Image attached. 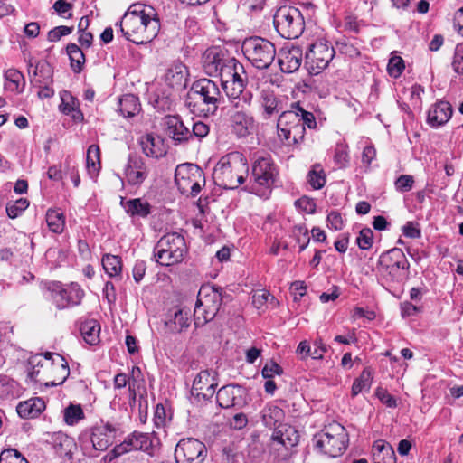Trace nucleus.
I'll use <instances>...</instances> for the list:
<instances>
[{
  "label": "nucleus",
  "instance_id": "obj_1",
  "mask_svg": "<svg viewBox=\"0 0 463 463\" xmlns=\"http://www.w3.org/2000/svg\"><path fill=\"white\" fill-rule=\"evenodd\" d=\"M124 37L136 43L145 44L156 37L160 21L156 10L140 3L131 5L119 23Z\"/></svg>",
  "mask_w": 463,
  "mask_h": 463
},
{
  "label": "nucleus",
  "instance_id": "obj_2",
  "mask_svg": "<svg viewBox=\"0 0 463 463\" xmlns=\"http://www.w3.org/2000/svg\"><path fill=\"white\" fill-rule=\"evenodd\" d=\"M278 135L288 145L304 140L306 127L314 129L317 121L312 112L306 110L299 102H293L289 109L282 111L278 118Z\"/></svg>",
  "mask_w": 463,
  "mask_h": 463
},
{
  "label": "nucleus",
  "instance_id": "obj_3",
  "mask_svg": "<svg viewBox=\"0 0 463 463\" xmlns=\"http://www.w3.org/2000/svg\"><path fill=\"white\" fill-rule=\"evenodd\" d=\"M222 93L216 82L209 79L194 81L187 92L185 105L198 116L213 115L219 107Z\"/></svg>",
  "mask_w": 463,
  "mask_h": 463
},
{
  "label": "nucleus",
  "instance_id": "obj_4",
  "mask_svg": "<svg viewBox=\"0 0 463 463\" xmlns=\"http://www.w3.org/2000/svg\"><path fill=\"white\" fill-rule=\"evenodd\" d=\"M248 171L245 156L240 152H232L220 159L213 169V177L219 186L235 189L244 182Z\"/></svg>",
  "mask_w": 463,
  "mask_h": 463
},
{
  "label": "nucleus",
  "instance_id": "obj_5",
  "mask_svg": "<svg viewBox=\"0 0 463 463\" xmlns=\"http://www.w3.org/2000/svg\"><path fill=\"white\" fill-rule=\"evenodd\" d=\"M186 253L184 238L177 232L164 235L154 247V259L162 266L181 263Z\"/></svg>",
  "mask_w": 463,
  "mask_h": 463
},
{
  "label": "nucleus",
  "instance_id": "obj_6",
  "mask_svg": "<svg viewBox=\"0 0 463 463\" xmlns=\"http://www.w3.org/2000/svg\"><path fill=\"white\" fill-rule=\"evenodd\" d=\"M242 52L246 59L257 69H268L276 57V47L262 37H250L242 42Z\"/></svg>",
  "mask_w": 463,
  "mask_h": 463
},
{
  "label": "nucleus",
  "instance_id": "obj_7",
  "mask_svg": "<svg viewBox=\"0 0 463 463\" xmlns=\"http://www.w3.org/2000/svg\"><path fill=\"white\" fill-rule=\"evenodd\" d=\"M273 22L279 34L286 39L298 38L305 29L304 17L294 6H280L274 14Z\"/></svg>",
  "mask_w": 463,
  "mask_h": 463
},
{
  "label": "nucleus",
  "instance_id": "obj_8",
  "mask_svg": "<svg viewBox=\"0 0 463 463\" xmlns=\"http://www.w3.org/2000/svg\"><path fill=\"white\" fill-rule=\"evenodd\" d=\"M347 440L348 435L345 429L339 423L330 424L315 436L316 447L332 458L344 453Z\"/></svg>",
  "mask_w": 463,
  "mask_h": 463
},
{
  "label": "nucleus",
  "instance_id": "obj_9",
  "mask_svg": "<svg viewBox=\"0 0 463 463\" xmlns=\"http://www.w3.org/2000/svg\"><path fill=\"white\" fill-rule=\"evenodd\" d=\"M175 182L181 194L195 197L205 185V177L198 165L181 164L175 169Z\"/></svg>",
  "mask_w": 463,
  "mask_h": 463
},
{
  "label": "nucleus",
  "instance_id": "obj_10",
  "mask_svg": "<svg viewBox=\"0 0 463 463\" xmlns=\"http://www.w3.org/2000/svg\"><path fill=\"white\" fill-rule=\"evenodd\" d=\"M335 54L334 47L327 41H317L306 52L305 66L310 74L317 75L329 66Z\"/></svg>",
  "mask_w": 463,
  "mask_h": 463
},
{
  "label": "nucleus",
  "instance_id": "obj_11",
  "mask_svg": "<svg viewBox=\"0 0 463 463\" xmlns=\"http://www.w3.org/2000/svg\"><path fill=\"white\" fill-rule=\"evenodd\" d=\"M278 168L269 155L258 156L252 163L251 178L252 189H269L275 183Z\"/></svg>",
  "mask_w": 463,
  "mask_h": 463
},
{
  "label": "nucleus",
  "instance_id": "obj_12",
  "mask_svg": "<svg viewBox=\"0 0 463 463\" xmlns=\"http://www.w3.org/2000/svg\"><path fill=\"white\" fill-rule=\"evenodd\" d=\"M206 456L205 445L194 438L182 439L175 446L176 463H203Z\"/></svg>",
  "mask_w": 463,
  "mask_h": 463
},
{
  "label": "nucleus",
  "instance_id": "obj_13",
  "mask_svg": "<svg viewBox=\"0 0 463 463\" xmlns=\"http://www.w3.org/2000/svg\"><path fill=\"white\" fill-rule=\"evenodd\" d=\"M149 165L146 160L137 155H130L123 169V184L132 187H140L148 178Z\"/></svg>",
  "mask_w": 463,
  "mask_h": 463
},
{
  "label": "nucleus",
  "instance_id": "obj_14",
  "mask_svg": "<svg viewBox=\"0 0 463 463\" xmlns=\"http://www.w3.org/2000/svg\"><path fill=\"white\" fill-rule=\"evenodd\" d=\"M382 261L385 263L386 269L394 280L402 281L407 278L410 263L401 249L390 250L382 256Z\"/></svg>",
  "mask_w": 463,
  "mask_h": 463
},
{
  "label": "nucleus",
  "instance_id": "obj_15",
  "mask_svg": "<svg viewBox=\"0 0 463 463\" xmlns=\"http://www.w3.org/2000/svg\"><path fill=\"white\" fill-rule=\"evenodd\" d=\"M217 383L209 370L201 371L194 378L191 389L192 396L197 401H208L214 392Z\"/></svg>",
  "mask_w": 463,
  "mask_h": 463
},
{
  "label": "nucleus",
  "instance_id": "obj_16",
  "mask_svg": "<svg viewBox=\"0 0 463 463\" xmlns=\"http://www.w3.org/2000/svg\"><path fill=\"white\" fill-rule=\"evenodd\" d=\"M197 301L215 317L222 303V293L213 286H203L198 292Z\"/></svg>",
  "mask_w": 463,
  "mask_h": 463
},
{
  "label": "nucleus",
  "instance_id": "obj_17",
  "mask_svg": "<svg viewBox=\"0 0 463 463\" xmlns=\"http://www.w3.org/2000/svg\"><path fill=\"white\" fill-rule=\"evenodd\" d=\"M227 58L219 47L208 48L202 57L204 72L209 76H217Z\"/></svg>",
  "mask_w": 463,
  "mask_h": 463
},
{
  "label": "nucleus",
  "instance_id": "obj_18",
  "mask_svg": "<svg viewBox=\"0 0 463 463\" xmlns=\"http://www.w3.org/2000/svg\"><path fill=\"white\" fill-rule=\"evenodd\" d=\"M303 52L298 46L282 49L279 53V65L285 73L297 71L302 64Z\"/></svg>",
  "mask_w": 463,
  "mask_h": 463
},
{
  "label": "nucleus",
  "instance_id": "obj_19",
  "mask_svg": "<svg viewBox=\"0 0 463 463\" xmlns=\"http://www.w3.org/2000/svg\"><path fill=\"white\" fill-rule=\"evenodd\" d=\"M69 374L70 368L68 362L64 359L63 356L58 354H54L49 370L45 373V377L52 378V380L50 383L46 382L45 384L47 386L61 384L67 379Z\"/></svg>",
  "mask_w": 463,
  "mask_h": 463
},
{
  "label": "nucleus",
  "instance_id": "obj_20",
  "mask_svg": "<svg viewBox=\"0 0 463 463\" xmlns=\"http://www.w3.org/2000/svg\"><path fill=\"white\" fill-rule=\"evenodd\" d=\"M28 73L31 84L35 88H42L43 84L52 83V70L46 61H38L34 66L30 60L28 61Z\"/></svg>",
  "mask_w": 463,
  "mask_h": 463
},
{
  "label": "nucleus",
  "instance_id": "obj_21",
  "mask_svg": "<svg viewBox=\"0 0 463 463\" xmlns=\"http://www.w3.org/2000/svg\"><path fill=\"white\" fill-rule=\"evenodd\" d=\"M243 389L237 384H228L222 387L216 394L218 404L222 408H231L241 404Z\"/></svg>",
  "mask_w": 463,
  "mask_h": 463
},
{
  "label": "nucleus",
  "instance_id": "obj_22",
  "mask_svg": "<svg viewBox=\"0 0 463 463\" xmlns=\"http://www.w3.org/2000/svg\"><path fill=\"white\" fill-rule=\"evenodd\" d=\"M165 131L169 137L181 143L192 137L190 129L185 127L178 116H166L165 118Z\"/></svg>",
  "mask_w": 463,
  "mask_h": 463
},
{
  "label": "nucleus",
  "instance_id": "obj_23",
  "mask_svg": "<svg viewBox=\"0 0 463 463\" xmlns=\"http://www.w3.org/2000/svg\"><path fill=\"white\" fill-rule=\"evenodd\" d=\"M230 121L232 132L238 137L249 136L254 128V118L250 112L231 113Z\"/></svg>",
  "mask_w": 463,
  "mask_h": 463
},
{
  "label": "nucleus",
  "instance_id": "obj_24",
  "mask_svg": "<svg viewBox=\"0 0 463 463\" xmlns=\"http://www.w3.org/2000/svg\"><path fill=\"white\" fill-rule=\"evenodd\" d=\"M190 308L175 307L169 311L165 326L173 332H181L190 326Z\"/></svg>",
  "mask_w": 463,
  "mask_h": 463
},
{
  "label": "nucleus",
  "instance_id": "obj_25",
  "mask_svg": "<svg viewBox=\"0 0 463 463\" xmlns=\"http://www.w3.org/2000/svg\"><path fill=\"white\" fill-rule=\"evenodd\" d=\"M188 71L181 61L174 62L166 71L165 80L171 88L182 89L185 87Z\"/></svg>",
  "mask_w": 463,
  "mask_h": 463
},
{
  "label": "nucleus",
  "instance_id": "obj_26",
  "mask_svg": "<svg viewBox=\"0 0 463 463\" xmlns=\"http://www.w3.org/2000/svg\"><path fill=\"white\" fill-rule=\"evenodd\" d=\"M451 115L450 104L447 101H439L430 108L427 120L431 127H439L445 124Z\"/></svg>",
  "mask_w": 463,
  "mask_h": 463
},
{
  "label": "nucleus",
  "instance_id": "obj_27",
  "mask_svg": "<svg viewBox=\"0 0 463 463\" xmlns=\"http://www.w3.org/2000/svg\"><path fill=\"white\" fill-rule=\"evenodd\" d=\"M139 144L146 156L159 158L165 154L163 140L159 137H154L153 134L142 136Z\"/></svg>",
  "mask_w": 463,
  "mask_h": 463
},
{
  "label": "nucleus",
  "instance_id": "obj_28",
  "mask_svg": "<svg viewBox=\"0 0 463 463\" xmlns=\"http://www.w3.org/2000/svg\"><path fill=\"white\" fill-rule=\"evenodd\" d=\"M53 355V353L46 352L44 355L37 354L31 356L28 360V365L31 367L28 372L29 377L32 380L39 381L37 377L40 374V368H43L45 373L49 370Z\"/></svg>",
  "mask_w": 463,
  "mask_h": 463
},
{
  "label": "nucleus",
  "instance_id": "obj_29",
  "mask_svg": "<svg viewBox=\"0 0 463 463\" xmlns=\"http://www.w3.org/2000/svg\"><path fill=\"white\" fill-rule=\"evenodd\" d=\"M272 440L285 448H292L298 443L299 435L294 428L284 425L276 429L272 435Z\"/></svg>",
  "mask_w": 463,
  "mask_h": 463
},
{
  "label": "nucleus",
  "instance_id": "obj_30",
  "mask_svg": "<svg viewBox=\"0 0 463 463\" xmlns=\"http://www.w3.org/2000/svg\"><path fill=\"white\" fill-rule=\"evenodd\" d=\"M45 409L44 401L41 398H33L19 402L16 411L21 418H35Z\"/></svg>",
  "mask_w": 463,
  "mask_h": 463
},
{
  "label": "nucleus",
  "instance_id": "obj_31",
  "mask_svg": "<svg viewBox=\"0 0 463 463\" xmlns=\"http://www.w3.org/2000/svg\"><path fill=\"white\" fill-rule=\"evenodd\" d=\"M61 103L60 105L61 111L65 115H71L76 122L83 120V114L78 109V101L72 97L69 91H63L61 94Z\"/></svg>",
  "mask_w": 463,
  "mask_h": 463
},
{
  "label": "nucleus",
  "instance_id": "obj_32",
  "mask_svg": "<svg viewBox=\"0 0 463 463\" xmlns=\"http://www.w3.org/2000/svg\"><path fill=\"white\" fill-rule=\"evenodd\" d=\"M261 107L265 118L279 113L282 109V101L269 90H263L261 92Z\"/></svg>",
  "mask_w": 463,
  "mask_h": 463
},
{
  "label": "nucleus",
  "instance_id": "obj_33",
  "mask_svg": "<svg viewBox=\"0 0 463 463\" xmlns=\"http://www.w3.org/2000/svg\"><path fill=\"white\" fill-rule=\"evenodd\" d=\"M80 331L84 341L90 345H95L99 342L100 326L96 320L90 319L82 322Z\"/></svg>",
  "mask_w": 463,
  "mask_h": 463
},
{
  "label": "nucleus",
  "instance_id": "obj_34",
  "mask_svg": "<svg viewBox=\"0 0 463 463\" xmlns=\"http://www.w3.org/2000/svg\"><path fill=\"white\" fill-rule=\"evenodd\" d=\"M284 418V411L279 406L267 404L261 411V419L265 426L276 428L277 424L281 422Z\"/></svg>",
  "mask_w": 463,
  "mask_h": 463
},
{
  "label": "nucleus",
  "instance_id": "obj_35",
  "mask_svg": "<svg viewBox=\"0 0 463 463\" xmlns=\"http://www.w3.org/2000/svg\"><path fill=\"white\" fill-rule=\"evenodd\" d=\"M5 90L12 92H22L24 85L25 80L24 75L16 69H8L5 73Z\"/></svg>",
  "mask_w": 463,
  "mask_h": 463
},
{
  "label": "nucleus",
  "instance_id": "obj_36",
  "mask_svg": "<svg viewBox=\"0 0 463 463\" xmlns=\"http://www.w3.org/2000/svg\"><path fill=\"white\" fill-rule=\"evenodd\" d=\"M119 111L126 118H131L140 111L138 98L133 94L124 95L119 99Z\"/></svg>",
  "mask_w": 463,
  "mask_h": 463
},
{
  "label": "nucleus",
  "instance_id": "obj_37",
  "mask_svg": "<svg viewBox=\"0 0 463 463\" xmlns=\"http://www.w3.org/2000/svg\"><path fill=\"white\" fill-rule=\"evenodd\" d=\"M66 50L72 71L76 73L80 72L85 63V55L82 50L76 43H69Z\"/></svg>",
  "mask_w": 463,
  "mask_h": 463
},
{
  "label": "nucleus",
  "instance_id": "obj_38",
  "mask_svg": "<svg viewBox=\"0 0 463 463\" xmlns=\"http://www.w3.org/2000/svg\"><path fill=\"white\" fill-rule=\"evenodd\" d=\"M132 450H146L151 447L152 441L147 433L134 431L126 438Z\"/></svg>",
  "mask_w": 463,
  "mask_h": 463
},
{
  "label": "nucleus",
  "instance_id": "obj_39",
  "mask_svg": "<svg viewBox=\"0 0 463 463\" xmlns=\"http://www.w3.org/2000/svg\"><path fill=\"white\" fill-rule=\"evenodd\" d=\"M124 207L131 216L146 217L150 213V204L140 198L128 201Z\"/></svg>",
  "mask_w": 463,
  "mask_h": 463
},
{
  "label": "nucleus",
  "instance_id": "obj_40",
  "mask_svg": "<svg viewBox=\"0 0 463 463\" xmlns=\"http://www.w3.org/2000/svg\"><path fill=\"white\" fill-rule=\"evenodd\" d=\"M104 430L93 428L91 433V443L93 449L99 451L106 450L113 442L112 435L103 433Z\"/></svg>",
  "mask_w": 463,
  "mask_h": 463
},
{
  "label": "nucleus",
  "instance_id": "obj_41",
  "mask_svg": "<svg viewBox=\"0 0 463 463\" xmlns=\"http://www.w3.org/2000/svg\"><path fill=\"white\" fill-rule=\"evenodd\" d=\"M252 94L245 93L238 98H230L231 109L229 113H247L250 112V108L251 104Z\"/></svg>",
  "mask_w": 463,
  "mask_h": 463
},
{
  "label": "nucleus",
  "instance_id": "obj_42",
  "mask_svg": "<svg viewBox=\"0 0 463 463\" xmlns=\"http://www.w3.org/2000/svg\"><path fill=\"white\" fill-rule=\"evenodd\" d=\"M102 266L109 277L118 276L122 270L121 259L117 255L105 254L102 257Z\"/></svg>",
  "mask_w": 463,
  "mask_h": 463
},
{
  "label": "nucleus",
  "instance_id": "obj_43",
  "mask_svg": "<svg viewBox=\"0 0 463 463\" xmlns=\"http://www.w3.org/2000/svg\"><path fill=\"white\" fill-rule=\"evenodd\" d=\"M46 222L52 232L61 233L63 232L65 221L62 213L52 209L48 210L46 213Z\"/></svg>",
  "mask_w": 463,
  "mask_h": 463
},
{
  "label": "nucleus",
  "instance_id": "obj_44",
  "mask_svg": "<svg viewBox=\"0 0 463 463\" xmlns=\"http://www.w3.org/2000/svg\"><path fill=\"white\" fill-rule=\"evenodd\" d=\"M87 168L90 173H96L100 167V150L99 146L90 145L87 150Z\"/></svg>",
  "mask_w": 463,
  "mask_h": 463
},
{
  "label": "nucleus",
  "instance_id": "obj_45",
  "mask_svg": "<svg viewBox=\"0 0 463 463\" xmlns=\"http://www.w3.org/2000/svg\"><path fill=\"white\" fill-rule=\"evenodd\" d=\"M373 376L369 369H364L360 377L355 379L352 385V395H358L363 390L369 389Z\"/></svg>",
  "mask_w": 463,
  "mask_h": 463
},
{
  "label": "nucleus",
  "instance_id": "obj_46",
  "mask_svg": "<svg viewBox=\"0 0 463 463\" xmlns=\"http://www.w3.org/2000/svg\"><path fill=\"white\" fill-rule=\"evenodd\" d=\"M307 182L314 189H321L326 184V175L319 165H315L308 172Z\"/></svg>",
  "mask_w": 463,
  "mask_h": 463
},
{
  "label": "nucleus",
  "instance_id": "obj_47",
  "mask_svg": "<svg viewBox=\"0 0 463 463\" xmlns=\"http://www.w3.org/2000/svg\"><path fill=\"white\" fill-rule=\"evenodd\" d=\"M241 65V63L235 58H227L222 71H219L217 75L220 77L222 84H226L227 81L231 80V78L234 76V68Z\"/></svg>",
  "mask_w": 463,
  "mask_h": 463
},
{
  "label": "nucleus",
  "instance_id": "obj_48",
  "mask_svg": "<svg viewBox=\"0 0 463 463\" xmlns=\"http://www.w3.org/2000/svg\"><path fill=\"white\" fill-rule=\"evenodd\" d=\"M84 418L80 405L71 404L64 410V420L68 425H75Z\"/></svg>",
  "mask_w": 463,
  "mask_h": 463
},
{
  "label": "nucleus",
  "instance_id": "obj_49",
  "mask_svg": "<svg viewBox=\"0 0 463 463\" xmlns=\"http://www.w3.org/2000/svg\"><path fill=\"white\" fill-rule=\"evenodd\" d=\"M214 318L210 313L196 300L194 309V323L196 327L203 326Z\"/></svg>",
  "mask_w": 463,
  "mask_h": 463
},
{
  "label": "nucleus",
  "instance_id": "obj_50",
  "mask_svg": "<svg viewBox=\"0 0 463 463\" xmlns=\"http://www.w3.org/2000/svg\"><path fill=\"white\" fill-rule=\"evenodd\" d=\"M52 298L53 303L59 309H64L71 305L69 299L66 297V292L64 288H61L59 285H55L52 289H51Z\"/></svg>",
  "mask_w": 463,
  "mask_h": 463
},
{
  "label": "nucleus",
  "instance_id": "obj_51",
  "mask_svg": "<svg viewBox=\"0 0 463 463\" xmlns=\"http://www.w3.org/2000/svg\"><path fill=\"white\" fill-rule=\"evenodd\" d=\"M0 463H29L16 449H7L0 454Z\"/></svg>",
  "mask_w": 463,
  "mask_h": 463
},
{
  "label": "nucleus",
  "instance_id": "obj_52",
  "mask_svg": "<svg viewBox=\"0 0 463 463\" xmlns=\"http://www.w3.org/2000/svg\"><path fill=\"white\" fill-rule=\"evenodd\" d=\"M405 69L404 61L400 56H392L387 65V71L391 77L399 78Z\"/></svg>",
  "mask_w": 463,
  "mask_h": 463
},
{
  "label": "nucleus",
  "instance_id": "obj_53",
  "mask_svg": "<svg viewBox=\"0 0 463 463\" xmlns=\"http://www.w3.org/2000/svg\"><path fill=\"white\" fill-rule=\"evenodd\" d=\"M65 292L66 297L69 299L71 306H77L80 304L81 299L84 296V291L78 284L71 283V286L65 289Z\"/></svg>",
  "mask_w": 463,
  "mask_h": 463
},
{
  "label": "nucleus",
  "instance_id": "obj_54",
  "mask_svg": "<svg viewBox=\"0 0 463 463\" xmlns=\"http://www.w3.org/2000/svg\"><path fill=\"white\" fill-rule=\"evenodd\" d=\"M223 90H225L228 98H235L239 96H242L247 93L245 91L246 84L239 83V82H231V80L227 81L226 84H222Z\"/></svg>",
  "mask_w": 463,
  "mask_h": 463
},
{
  "label": "nucleus",
  "instance_id": "obj_55",
  "mask_svg": "<svg viewBox=\"0 0 463 463\" xmlns=\"http://www.w3.org/2000/svg\"><path fill=\"white\" fill-rule=\"evenodd\" d=\"M29 205V203L26 199H19L15 203L12 204H7L6 213L7 215L14 219L19 216Z\"/></svg>",
  "mask_w": 463,
  "mask_h": 463
},
{
  "label": "nucleus",
  "instance_id": "obj_56",
  "mask_svg": "<svg viewBox=\"0 0 463 463\" xmlns=\"http://www.w3.org/2000/svg\"><path fill=\"white\" fill-rule=\"evenodd\" d=\"M413 184L414 178L412 175H402L396 179L394 186L398 192L405 193L412 189Z\"/></svg>",
  "mask_w": 463,
  "mask_h": 463
},
{
  "label": "nucleus",
  "instance_id": "obj_57",
  "mask_svg": "<svg viewBox=\"0 0 463 463\" xmlns=\"http://www.w3.org/2000/svg\"><path fill=\"white\" fill-rule=\"evenodd\" d=\"M373 234L371 229L364 228L361 230L356 242L361 250H368L373 245Z\"/></svg>",
  "mask_w": 463,
  "mask_h": 463
},
{
  "label": "nucleus",
  "instance_id": "obj_58",
  "mask_svg": "<svg viewBox=\"0 0 463 463\" xmlns=\"http://www.w3.org/2000/svg\"><path fill=\"white\" fill-rule=\"evenodd\" d=\"M375 395L387 407L395 408L397 406L396 399L387 390L378 387L375 391Z\"/></svg>",
  "mask_w": 463,
  "mask_h": 463
},
{
  "label": "nucleus",
  "instance_id": "obj_59",
  "mask_svg": "<svg viewBox=\"0 0 463 463\" xmlns=\"http://www.w3.org/2000/svg\"><path fill=\"white\" fill-rule=\"evenodd\" d=\"M73 27L69 26H57L48 33L47 39L50 42H58L62 36L70 34Z\"/></svg>",
  "mask_w": 463,
  "mask_h": 463
},
{
  "label": "nucleus",
  "instance_id": "obj_60",
  "mask_svg": "<svg viewBox=\"0 0 463 463\" xmlns=\"http://www.w3.org/2000/svg\"><path fill=\"white\" fill-rule=\"evenodd\" d=\"M452 67L456 73L463 75V45H457L454 52Z\"/></svg>",
  "mask_w": 463,
  "mask_h": 463
},
{
  "label": "nucleus",
  "instance_id": "obj_61",
  "mask_svg": "<svg viewBox=\"0 0 463 463\" xmlns=\"http://www.w3.org/2000/svg\"><path fill=\"white\" fill-rule=\"evenodd\" d=\"M283 370L277 363L269 362L265 364L262 369L261 374L264 378L272 379L275 375L282 374Z\"/></svg>",
  "mask_w": 463,
  "mask_h": 463
},
{
  "label": "nucleus",
  "instance_id": "obj_62",
  "mask_svg": "<svg viewBox=\"0 0 463 463\" xmlns=\"http://www.w3.org/2000/svg\"><path fill=\"white\" fill-rule=\"evenodd\" d=\"M270 294L267 290H257L252 295V304L253 306L260 309L268 301Z\"/></svg>",
  "mask_w": 463,
  "mask_h": 463
},
{
  "label": "nucleus",
  "instance_id": "obj_63",
  "mask_svg": "<svg viewBox=\"0 0 463 463\" xmlns=\"http://www.w3.org/2000/svg\"><path fill=\"white\" fill-rule=\"evenodd\" d=\"M210 131V127L203 121H197L193 124V129L191 131L192 137L194 136L198 138L205 137Z\"/></svg>",
  "mask_w": 463,
  "mask_h": 463
},
{
  "label": "nucleus",
  "instance_id": "obj_64",
  "mask_svg": "<svg viewBox=\"0 0 463 463\" xmlns=\"http://www.w3.org/2000/svg\"><path fill=\"white\" fill-rule=\"evenodd\" d=\"M327 226L335 231H339L343 228V220L341 214L337 212H331L327 215Z\"/></svg>",
  "mask_w": 463,
  "mask_h": 463
}]
</instances>
